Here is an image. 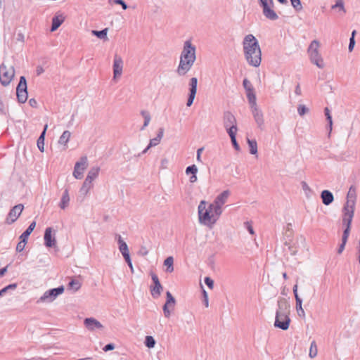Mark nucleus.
I'll return each mask as SVG.
<instances>
[{"label":"nucleus","instance_id":"nucleus-1","mask_svg":"<svg viewBox=\"0 0 360 360\" xmlns=\"http://www.w3.org/2000/svg\"><path fill=\"white\" fill-rule=\"evenodd\" d=\"M243 49L245 58L249 65L257 68L262 61V51L255 37L249 34L243 41Z\"/></svg>","mask_w":360,"mask_h":360},{"label":"nucleus","instance_id":"nucleus-2","mask_svg":"<svg viewBox=\"0 0 360 360\" xmlns=\"http://www.w3.org/2000/svg\"><path fill=\"white\" fill-rule=\"evenodd\" d=\"M195 50V46L192 44L191 40L184 42L179 64L176 70L179 76H184L193 67L196 59Z\"/></svg>","mask_w":360,"mask_h":360},{"label":"nucleus","instance_id":"nucleus-3","mask_svg":"<svg viewBox=\"0 0 360 360\" xmlns=\"http://www.w3.org/2000/svg\"><path fill=\"white\" fill-rule=\"evenodd\" d=\"M320 44L317 40H313L307 50L310 61L316 65L319 68H324L323 60L319 52Z\"/></svg>","mask_w":360,"mask_h":360},{"label":"nucleus","instance_id":"nucleus-4","mask_svg":"<svg viewBox=\"0 0 360 360\" xmlns=\"http://www.w3.org/2000/svg\"><path fill=\"white\" fill-rule=\"evenodd\" d=\"M199 221L205 225L214 224L219 217H214L207 210V202L205 200L200 201L198 205Z\"/></svg>","mask_w":360,"mask_h":360},{"label":"nucleus","instance_id":"nucleus-5","mask_svg":"<svg viewBox=\"0 0 360 360\" xmlns=\"http://www.w3.org/2000/svg\"><path fill=\"white\" fill-rule=\"evenodd\" d=\"M342 225L345 227H351L354 213V201L348 200L342 209Z\"/></svg>","mask_w":360,"mask_h":360},{"label":"nucleus","instance_id":"nucleus-6","mask_svg":"<svg viewBox=\"0 0 360 360\" xmlns=\"http://www.w3.org/2000/svg\"><path fill=\"white\" fill-rule=\"evenodd\" d=\"M223 124L227 134L237 133V120L234 115L230 111H225L223 114Z\"/></svg>","mask_w":360,"mask_h":360},{"label":"nucleus","instance_id":"nucleus-7","mask_svg":"<svg viewBox=\"0 0 360 360\" xmlns=\"http://www.w3.org/2000/svg\"><path fill=\"white\" fill-rule=\"evenodd\" d=\"M15 75V70L13 66L8 69L4 63L0 65V82L6 86L10 84Z\"/></svg>","mask_w":360,"mask_h":360},{"label":"nucleus","instance_id":"nucleus-8","mask_svg":"<svg viewBox=\"0 0 360 360\" xmlns=\"http://www.w3.org/2000/svg\"><path fill=\"white\" fill-rule=\"evenodd\" d=\"M16 95L18 101L20 103H24L27 100V81L24 76L20 77L19 83L16 88Z\"/></svg>","mask_w":360,"mask_h":360},{"label":"nucleus","instance_id":"nucleus-9","mask_svg":"<svg viewBox=\"0 0 360 360\" xmlns=\"http://www.w3.org/2000/svg\"><path fill=\"white\" fill-rule=\"evenodd\" d=\"M64 292V287L63 285L56 288H52L46 291L44 295L40 297L39 302H53L59 295Z\"/></svg>","mask_w":360,"mask_h":360},{"label":"nucleus","instance_id":"nucleus-10","mask_svg":"<svg viewBox=\"0 0 360 360\" xmlns=\"http://www.w3.org/2000/svg\"><path fill=\"white\" fill-rule=\"evenodd\" d=\"M87 158L83 156L80 158L79 161L77 162L75 165L73 176L77 179H81L83 177V173L84 169L87 167Z\"/></svg>","mask_w":360,"mask_h":360},{"label":"nucleus","instance_id":"nucleus-11","mask_svg":"<svg viewBox=\"0 0 360 360\" xmlns=\"http://www.w3.org/2000/svg\"><path fill=\"white\" fill-rule=\"evenodd\" d=\"M123 60L121 58V56H118L117 54H115L114 56V60H113V65H112V70H113V79L115 80L118 78H120L122 74L123 71Z\"/></svg>","mask_w":360,"mask_h":360},{"label":"nucleus","instance_id":"nucleus-12","mask_svg":"<svg viewBox=\"0 0 360 360\" xmlns=\"http://www.w3.org/2000/svg\"><path fill=\"white\" fill-rule=\"evenodd\" d=\"M151 278L154 283V286H150V293L153 298H158L161 295L163 287L155 274H151Z\"/></svg>","mask_w":360,"mask_h":360},{"label":"nucleus","instance_id":"nucleus-13","mask_svg":"<svg viewBox=\"0 0 360 360\" xmlns=\"http://www.w3.org/2000/svg\"><path fill=\"white\" fill-rule=\"evenodd\" d=\"M283 316H284L283 317L279 316L278 313H276L274 326L283 330H286L289 328L290 319L289 315L284 314Z\"/></svg>","mask_w":360,"mask_h":360},{"label":"nucleus","instance_id":"nucleus-14","mask_svg":"<svg viewBox=\"0 0 360 360\" xmlns=\"http://www.w3.org/2000/svg\"><path fill=\"white\" fill-rule=\"evenodd\" d=\"M24 209V206L22 204H18L15 205L9 212L8 217L6 218V221L8 224H11L15 222L20 214L22 213Z\"/></svg>","mask_w":360,"mask_h":360},{"label":"nucleus","instance_id":"nucleus-15","mask_svg":"<svg viewBox=\"0 0 360 360\" xmlns=\"http://www.w3.org/2000/svg\"><path fill=\"white\" fill-rule=\"evenodd\" d=\"M230 195V192L229 190L224 191L221 193H220L214 200V203L216 204V212L217 214L222 213V205L227 201L228 198Z\"/></svg>","mask_w":360,"mask_h":360},{"label":"nucleus","instance_id":"nucleus-16","mask_svg":"<svg viewBox=\"0 0 360 360\" xmlns=\"http://www.w3.org/2000/svg\"><path fill=\"white\" fill-rule=\"evenodd\" d=\"M276 313H278L279 316H284V314H290V304L288 301L283 297H280L278 300V309Z\"/></svg>","mask_w":360,"mask_h":360},{"label":"nucleus","instance_id":"nucleus-17","mask_svg":"<svg viewBox=\"0 0 360 360\" xmlns=\"http://www.w3.org/2000/svg\"><path fill=\"white\" fill-rule=\"evenodd\" d=\"M84 324L85 327L90 331H94L96 329L102 330L103 328V326L101 323V322L93 317L86 318L84 320Z\"/></svg>","mask_w":360,"mask_h":360},{"label":"nucleus","instance_id":"nucleus-18","mask_svg":"<svg viewBox=\"0 0 360 360\" xmlns=\"http://www.w3.org/2000/svg\"><path fill=\"white\" fill-rule=\"evenodd\" d=\"M52 228L48 227L46 229L44 236V245L47 248H53L56 245V240L55 236H52Z\"/></svg>","mask_w":360,"mask_h":360},{"label":"nucleus","instance_id":"nucleus-19","mask_svg":"<svg viewBox=\"0 0 360 360\" xmlns=\"http://www.w3.org/2000/svg\"><path fill=\"white\" fill-rule=\"evenodd\" d=\"M251 110L258 127L262 129L264 126L263 113L257 107L252 108Z\"/></svg>","mask_w":360,"mask_h":360},{"label":"nucleus","instance_id":"nucleus-20","mask_svg":"<svg viewBox=\"0 0 360 360\" xmlns=\"http://www.w3.org/2000/svg\"><path fill=\"white\" fill-rule=\"evenodd\" d=\"M321 198L322 200V202L325 205H330L334 200V196L331 191L328 190H323L321 193Z\"/></svg>","mask_w":360,"mask_h":360},{"label":"nucleus","instance_id":"nucleus-21","mask_svg":"<svg viewBox=\"0 0 360 360\" xmlns=\"http://www.w3.org/2000/svg\"><path fill=\"white\" fill-rule=\"evenodd\" d=\"M64 20H65V17L62 14L55 15L52 18V24H51V32L56 31L62 25V23L64 22Z\"/></svg>","mask_w":360,"mask_h":360},{"label":"nucleus","instance_id":"nucleus-22","mask_svg":"<svg viewBox=\"0 0 360 360\" xmlns=\"http://www.w3.org/2000/svg\"><path fill=\"white\" fill-rule=\"evenodd\" d=\"M274 6H269L262 11L263 15L266 18L270 20H276L278 18V15L273 9Z\"/></svg>","mask_w":360,"mask_h":360},{"label":"nucleus","instance_id":"nucleus-23","mask_svg":"<svg viewBox=\"0 0 360 360\" xmlns=\"http://www.w3.org/2000/svg\"><path fill=\"white\" fill-rule=\"evenodd\" d=\"M70 202V196H69V190L68 188H65L63 191L60 202L59 203V207L62 210H65L68 205Z\"/></svg>","mask_w":360,"mask_h":360},{"label":"nucleus","instance_id":"nucleus-24","mask_svg":"<svg viewBox=\"0 0 360 360\" xmlns=\"http://www.w3.org/2000/svg\"><path fill=\"white\" fill-rule=\"evenodd\" d=\"M47 128H48V125L46 124L44 126V130L41 133V134L37 141V147L41 152L44 151V139H45V135H46V131L47 130Z\"/></svg>","mask_w":360,"mask_h":360},{"label":"nucleus","instance_id":"nucleus-25","mask_svg":"<svg viewBox=\"0 0 360 360\" xmlns=\"http://www.w3.org/2000/svg\"><path fill=\"white\" fill-rule=\"evenodd\" d=\"M117 242L119 244V250L123 257L129 255V251L127 243L122 240L120 236H118Z\"/></svg>","mask_w":360,"mask_h":360},{"label":"nucleus","instance_id":"nucleus-26","mask_svg":"<svg viewBox=\"0 0 360 360\" xmlns=\"http://www.w3.org/2000/svg\"><path fill=\"white\" fill-rule=\"evenodd\" d=\"M99 172H100L99 167H94L91 168L88 172L86 179L88 181H91L92 183V181L98 177Z\"/></svg>","mask_w":360,"mask_h":360},{"label":"nucleus","instance_id":"nucleus-27","mask_svg":"<svg viewBox=\"0 0 360 360\" xmlns=\"http://www.w3.org/2000/svg\"><path fill=\"white\" fill-rule=\"evenodd\" d=\"M163 134H164V129L160 128L156 137L150 140V143L148 144L149 147H154V146H156L157 145H158L163 136Z\"/></svg>","mask_w":360,"mask_h":360},{"label":"nucleus","instance_id":"nucleus-28","mask_svg":"<svg viewBox=\"0 0 360 360\" xmlns=\"http://www.w3.org/2000/svg\"><path fill=\"white\" fill-rule=\"evenodd\" d=\"M71 133L66 130L64 131L62 135L60 136L58 143L65 146V149L67 148V143H68Z\"/></svg>","mask_w":360,"mask_h":360},{"label":"nucleus","instance_id":"nucleus-29","mask_svg":"<svg viewBox=\"0 0 360 360\" xmlns=\"http://www.w3.org/2000/svg\"><path fill=\"white\" fill-rule=\"evenodd\" d=\"M297 288H298L297 284L294 285L293 293H294L295 302H296V305H295L296 311H299V310L303 309L302 306V300L298 295Z\"/></svg>","mask_w":360,"mask_h":360},{"label":"nucleus","instance_id":"nucleus-30","mask_svg":"<svg viewBox=\"0 0 360 360\" xmlns=\"http://www.w3.org/2000/svg\"><path fill=\"white\" fill-rule=\"evenodd\" d=\"M198 79L196 77H192L189 80V94L196 95L197 92Z\"/></svg>","mask_w":360,"mask_h":360},{"label":"nucleus","instance_id":"nucleus-31","mask_svg":"<svg viewBox=\"0 0 360 360\" xmlns=\"http://www.w3.org/2000/svg\"><path fill=\"white\" fill-rule=\"evenodd\" d=\"M36 226V222L32 221L30 226L27 227V229L20 235V238H22L23 240H25L27 241L29 236L31 234V233L33 231Z\"/></svg>","mask_w":360,"mask_h":360},{"label":"nucleus","instance_id":"nucleus-32","mask_svg":"<svg viewBox=\"0 0 360 360\" xmlns=\"http://www.w3.org/2000/svg\"><path fill=\"white\" fill-rule=\"evenodd\" d=\"M108 31V28H105V29H103L102 30H100V31L92 30L91 31V34L94 36H96V37H97L98 38H99L101 39H103L104 41H106V40L108 39V37H107Z\"/></svg>","mask_w":360,"mask_h":360},{"label":"nucleus","instance_id":"nucleus-33","mask_svg":"<svg viewBox=\"0 0 360 360\" xmlns=\"http://www.w3.org/2000/svg\"><path fill=\"white\" fill-rule=\"evenodd\" d=\"M247 98L250 105L251 109L257 107L256 103V95L254 92V90L247 92Z\"/></svg>","mask_w":360,"mask_h":360},{"label":"nucleus","instance_id":"nucleus-34","mask_svg":"<svg viewBox=\"0 0 360 360\" xmlns=\"http://www.w3.org/2000/svg\"><path fill=\"white\" fill-rule=\"evenodd\" d=\"M174 258L172 256L167 257L164 261V265L167 266L166 271L172 273L174 271Z\"/></svg>","mask_w":360,"mask_h":360},{"label":"nucleus","instance_id":"nucleus-35","mask_svg":"<svg viewBox=\"0 0 360 360\" xmlns=\"http://www.w3.org/2000/svg\"><path fill=\"white\" fill-rule=\"evenodd\" d=\"M247 143L250 148V153L252 155H256L257 153V143L256 140L247 139Z\"/></svg>","mask_w":360,"mask_h":360},{"label":"nucleus","instance_id":"nucleus-36","mask_svg":"<svg viewBox=\"0 0 360 360\" xmlns=\"http://www.w3.org/2000/svg\"><path fill=\"white\" fill-rule=\"evenodd\" d=\"M141 114L144 118L143 125L141 129V130H143L149 124L151 117L150 113L147 110H141Z\"/></svg>","mask_w":360,"mask_h":360},{"label":"nucleus","instance_id":"nucleus-37","mask_svg":"<svg viewBox=\"0 0 360 360\" xmlns=\"http://www.w3.org/2000/svg\"><path fill=\"white\" fill-rule=\"evenodd\" d=\"M81 283L77 279H72L68 283V289L77 291L81 288Z\"/></svg>","mask_w":360,"mask_h":360},{"label":"nucleus","instance_id":"nucleus-38","mask_svg":"<svg viewBox=\"0 0 360 360\" xmlns=\"http://www.w3.org/2000/svg\"><path fill=\"white\" fill-rule=\"evenodd\" d=\"M91 187H92V183L91 181H88L85 179V180L83 183V185H82V188H80V192L84 195H86Z\"/></svg>","mask_w":360,"mask_h":360},{"label":"nucleus","instance_id":"nucleus-39","mask_svg":"<svg viewBox=\"0 0 360 360\" xmlns=\"http://www.w3.org/2000/svg\"><path fill=\"white\" fill-rule=\"evenodd\" d=\"M318 349L316 342L314 340L311 342L309 349V356L311 358H314L317 356Z\"/></svg>","mask_w":360,"mask_h":360},{"label":"nucleus","instance_id":"nucleus-40","mask_svg":"<svg viewBox=\"0 0 360 360\" xmlns=\"http://www.w3.org/2000/svg\"><path fill=\"white\" fill-rule=\"evenodd\" d=\"M336 8H338L339 11H342L343 14L346 13L343 0H337L335 4L333 5L331 7L332 9Z\"/></svg>","mask_w":360,"mask_h":360},{"label":"nucleus","instance_id":"nucleus-41","mask_svg":"<svg viewBox=\"0 0 360 360\" xmlns=\"http://www.w3.org/2000/svg\"><path fill=\"white\" fill-rule=\"evenodd\" d=\"M236 134L237 133H229L228 134L231 138V143H232V145L233 146V148H235L236 150L237 151H239L240 150V146L239 144L238 143L237 141H236Z\"/></svg>","mask_w":360,"mask_h":360},{"label":"nucleus","instance_id":"nucleus-42","mask_svg":"<svg viewBox=\"0 0 360 360\" xmlns=\"http://www.w3.org/2000/svg\"><path fill=\"white\" fill-rule=\"evenodd\" d=\"M145 345L148 348H153L155 345V340L153 337L147 335L145 338Z\"/></svg>","mask_w":360,"mask_h":360},{"label":"nucleus","instance_id":"nucleus-43","mask_svg":"<svg viewBox=\"0 0 360 360\" xmlns=\"http://www.w3.org/2000/svg\"><path fill=\"white\" fill-rule=\"evenodd\" d=\"M262 11L269 6H274V0H258Z\"/></svg>","mask_w":360,"mask_h":360},{"label":"nucleus","instance_id":"nucleus-44","mask_svg":"<svg viewBox=\"0 0 360 360\" xmlns=\"http://www.w3.org/2000/svg\"><path fill=\"white\" fill-rule=\"evenodd\" d=\"M165 302L167 303V304H172V309H174V305L176 303V300L169 291H167L166 292V302Z\"/></svg>","mask_w":360,"mask_h":360},{"label":"nucleus","instance_id":"nucleus-45","mask_svg":"<svg viewBox=\"0 0 360 360\" xmlns=\"http://www.w3.org/2000/svg\"><path fill=\"white\" fill-rule=\"evenodd\" d=\"M198 172V167L195 165H192L186 167V174L187 175L191 174L194 175L196 174Z\"/></svg>","mask_w":360,"mask_h":360},{"label":"nucleus","instance_id":"nucleus-46","mask_svg":"<svg viewBox=\"0 0 360 360\" xmlns=\"http://www.w3.org/2000/svg\"><path fill=\"white\" fill-rule=\"evenodd\" d=\"M355 198H356V189L353 186H352L349 188V191L347 193V200H353L355 202Z\"/></svg>","mask_w":360,"mask_h":360},{"label":"nucleus","instance_id":"nucleus-47","mask_svg":"<svg viewBox=\"0 0 360 360\" xmlns=\"http://www.w3.org/2000/svg\"><path fill=\"white\" fill-rule=\"evenodd\" d=\"M243 85L246 91V92H249L254 90V88L250 83V82L248 79H244L243 82Z\"/></svg>","mask_w":360,"mask_h":360},{"label":"nucleus","instance_id":"nucleus-48","mask_svg":"<svg viewBox=\"0 0 360 360\" xmlns=\"http://www.w3.org/2000/svg\"><path fill=\"white\" fill-rule=\"evenodd\" d=\"M169 307L172 309V305L167 304V303H166V302L163 305L162 309H163L164 315L166 318H169L171 316V311L169 309Z\"/></svg>","mask_w":360,"mask_h":360},{"label":"nucleus","instance_id":"nucleus-49","mask_svg":"<svg viewBox=\"0 0 360 360\" xmlns=\"http://www.w3.org/2000/svg\"><path fill=\"white\" fill-rule=\"evenodd\" d=\"M216 204H214V202L213 203H211L208 205V207H207V210H208V212L210 213V214H213L214 215V217H219V216L221 214V213H219V214H217L216 212V207L215 206Z\"/></svg>","mask_w":360,"mask_h":360},{"label":"nucleus","instance_id":"nucleus-50","mask_svg":"<svg viewBox=\"0 0 360 360\" xmlns=\"http://www.w3.org/2000/svg\"><path fill=\"white\" fill-rule=\"evenodd\" d=\"M292 6L297 11H300L302 9L300 0H290Z\"/></svg>","mask_w":360,"mask_h":360},{"label":"nucleus","instance_id":"nucleus-51","mask_svg":"<svg viewBox=\"0 0 360 360\" xmlns=\"http://www.w3.org/2000/svg\"><path fill=\"white\" fill-rule=\"evenodd\" d=\"M297 112L300 116H303L309 112V109L304 105H299L297 107Z\"/></svg>","mask_w":360,"mask_h":360},{"label":"nucleus","instance_id":"nucleus-52","mask_svg":"<svg viewBox=\"0 0 360 360\" xmlns=\"http://www.w3.org/2000/svg\"><path fill=\"white\" fill-rule=\"evenodd\" d=\"M20 241L17 244V246H16V251L18 252H20L24 250L25 246L27 243V240H23L22 238H20Z\"/></svg>","mask_w":360,"mask_h":360},{"label":"nucleus","instance_id":"nucleus-53","mask_svg":"<svg viewBox=\"0 0 360 360\" xmlns=\"http://www.w3.org/2000/svg\"><path fill=\"white\" fill-rule=\"evenodd\" d=\"M351 227H345V230L343 231L342 236V240L343 242L346 241L347 242L349 233H350Z\"/></svg>","mask_w":360,"mask_h":360},{"label":"nucleus","instance_id":"nucleus-54","mask_svg":"<svg viewBox=\"0 0 360 360\" xmlns=\"http://www.w3.org/2000/svg\"><path fill=\"white\" fill-rule=\"evenodd\" d=\"M205 283L207 285V287L210 289H212L214 287V281L210 277L205 278Z\"/></svg>","mask_w":360,"mask_h":360},{"label":"nucleus","instance_id":"nucleus-55","mask_svg":"<svg viewBox=\"0 0 360 360\" xmlns=\"http://www.w3.org/2000/svg\"><path fill=\"white\" fill-rule=\"evenodd\" d=\"M126 262L127 263L128 266H129L131 272L134 271V268H133V265H132V263H131V258H130V255H126L124 257Z\"/></svg>","mask_w":360,"mask_h":360},{"label":"nucleus","instance_id":"nucleus-56","mask_svg":"<svg viewBox=\"0 0 360 360\" xmlns=\"http://www.w3.org/2000/svg\"><path fill=\"white\" fill-rule=\"evenodd\" d=\"M113 2L115 4L121 5L124 10H127L128 8L127 4L123 0H114Z\"/></svg>","mask_w":360,"mask_h":360},{"label":"nucleus","instance_id":"nucleus-57","mask_svg":"<svg viewBox=\"0 0 360 360\" xmlns=\"http://www.w3.org/2000/svg\"><path fill=\"white\" fill-rule=\"evenodd\" d=\"M195 97V95L188 94V100H187V103H186L187 106L190 107L193 104Z\"/></svg>","mask_w":360,"mask_h":360},{"label":"nucleus","instance_id":"nucleus-58","mask_svg":"<svg viewBox=\"0 0 360 360\" xmlns=\"http://www.w3.org/2000/svg\"><path fill=\"white\" fill-rule=\"evenodd\" d=\"M355 45V39L353 37H350L348 49L349 52H352Z\"/></svg>","mask_w":360,"mask_h":360},{"label":"nucleus","instance_id":"nucleus-59","mask_svg":"<svg viewBox=\"0 0 360 360\" xmlns=\"http://www.w3.org/2000/svg\"><path fill=\"white\" fill-rule=\"evenodd\" d=\"M115 345L113 343H109V344H107L103 348V351L105 352H108V351H111V350H113L115 349Z\"/></svg>","mask_w":360,"mask_h":360},{"label":"nucleus","instance_id":"nucleus-60","mask_svg":"<svg viewBox=\"0 0 360 360\" xmlns=\"http://www.w3.org/2000/svg\"><path fill=\"white\" fill-rule=\"evenodd\" d=\"M346 243H347L346 241L343 242V240H342V243L338 249V254L340 255L343 252V250H345Z\"/></svg>","mask_w":360,"mask_h":360},{"label":"nucleus","instance_id":"nucleus-61","mask_svg":"<svg viewBox=\"0 0 360 360\" xmlns=\"http://www.w3.org/2000/svg\"><path fill=\"white\" fill-rule=\"evenodd\" d=\"M168 163H169V161H168V160L167 158L162 159L161 165H160V168L161 169H166L167 167Z\"/></svg>","mask_w":360,"mask_h":360},{"label":"nucleus","instance_id":"nucleus-62","mask_svg":"<svg viewBox=\"0 0 360 360\" xmlns=\"http://www.w3.org/2000/svg\"><path fill=\"white\" fill-rule=\"evenodd\" d=\"M16 40L18 41L23 43L24 41H25V36H24V34L22 32L18 33L17 36H16Z\"/></svg>","mask_w":360,"mask_h":360},{"label":"nucleus","instance_id":"nucleus-63","mask_svg":"<svg viewBox=\"0 0 360 360\" xmlns=\"http://www.w3.org/2000/svg\"><path fill=\"white\" fill-rule=\"evenodd\" d=\"M139 254L142 256H146L148 254V250L145 247H141L140 250L139 251Z\"/></svg>","mask_w":360,"mask_h":360},{"label":"nucleus","instance_id":"nucleus-64","mask_svg":"<svg viewBox=\"0 0 360 360\" xmlns=\"http://www.w3.org/2000/svg\"><path fill=\"white\" fill-rule=\"evenodd\" d=\"M29 104L32 108H37V101L34 98H30L29 100Z\"/></svg>","mask_w":360,"mask_h":360}]
</instances>
